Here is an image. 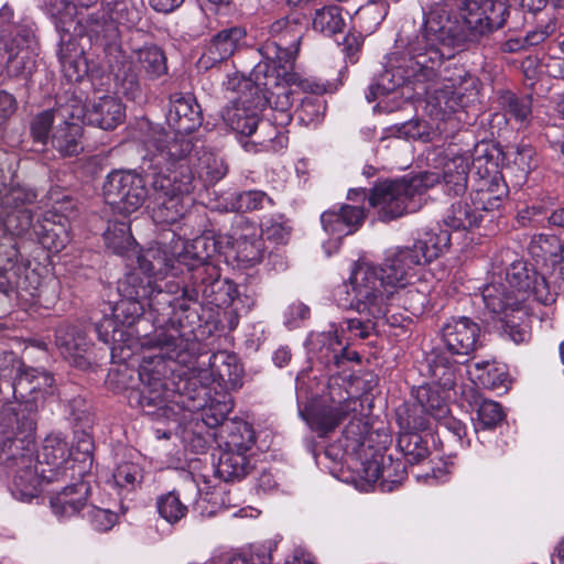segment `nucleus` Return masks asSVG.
Masks as SVG:
<instances>
[{
    "instance_id": "nucleus-1",
    "label": "nucleus",
    "mask_w": 564,
    "mask_h": 564,
    "mask_svg": "<svg viewBox=\"0 0 564 564\" xmlns=\"http://www.w3.org/2000/svg\"><path fill=\"white\" fill-rule=\"evenodd\" d=\"M456 2L458 15L449 0L423 9V23L420 31L409 39L406 54L391 59V65L399 73H387L381 78L383 89L391 90L411 77L421 80L432 78L445 59L502 28L509 15L506 0Z\"/></svg>"
},
{
    "instance_id": "nucleus-2",
    "label": "nucleus",
    "mask_w": 564,
    "mask_h": 564,
    "mask_svg": "<svg viewBox=\"0 0 564 564\" xmlns=\"http://www.w3.org/2000/svg\"><path fill=\"white\" fill-rule=\"evenodd\" d=\"M305 33L306 23L300 13L276 19L269 26L270 37L259 48L262 61L251 70V79L267 93L260 96V104L267 101L285 110L293 105V86L303 91L315 93L318 89V85L292 72Z\"/></svg>"
},
{
    "instance_id": "nucleus-3",
    "label": "nucleus",
    "mask_w": 564,
    "mask_h": 564,
    "mask_svg": "<svg viewBox=\"0 0 564 564\" xmlns=\"http://www.w3.org/2000/svg\"><path fill=\"white\" fill-rule=\"evenodd\" d=\"M420 257L410 247H392L384 252L380 265L357 264L350 276L351 299L346 300L349 308L373 317H384L388 305L400 301V292L410 285L421 267Z\"/></svg>"
},
{
    "instance_id": "nucleus-4",
    "label": "nucleus",
    "mask_w": 564,
    "mask_h": 564,
    "mask_svg": "<svg viewBox=\"0 0 564 564\" xmlns=\"http://www.w3.org/2000/svg\"><path fill=\"white\" fill-rule=\"evenodd\" d=\"M34 430L32 420L20 422L14 413L0 412V464L9 469L11 494L20 501L36 497L41 484L46 481L42 477V467L34 459Z\"/></svg>"
},
{
    "instance_id": "nucleus-5",
    "label": "nucleus",
    "mask_w": 564,
    "mask_h": 564,
    "mask_svg": "<svg viewBox=\"0 0 564 564\" xmlns=\"http://www.w3.org/2000/svg\"><path fill=\"white\" fill-rule=\"evenodd\" d=\"M197 286L193 289H182L180 297H172L180 290V285L174 282H165L164 286H159L149 302V310L154 313L155 323L160 326L155 327L151 335L141 339V347L147 349L159 350L161 358L175 360L180 364L188 361L191 356V339L186 334L182 333V319L177 317L178 311L184 313L188 311V302H197L198 295L202 293V280L195 281Z\"/></svg>"
},
{
    "instance_id": "nucleus-6",
    "label": "nucleus",
    "mask_w": 564,
    "mask_h": 564,
    "mask_svg": "<svg viewBox=\"0 0 564 564\" xmlns=\"http://www.w3.org/2000/svg\"><path fill=\"white\" fill-rule=\"evenodd\" d=\"M91 47L100 50L117 79L138 86L139 78L154 80L167 73L166 56L155 44H147L127 55L122 48L120 31L112 22L91 20L89 23Z\"/></svg>"
},
{
    "instance_id": "nucleus-7",
    "label": "nucleus",
    "mask_w": 564,
    "mask_h": 564,
    "mask_svg": "<svg viewBox=\"0 0 564 564\" xmlns=\"http://www.w3.org/2000/svg\"><path fill=\"white\" fill-rule=\"evenodd\" d=\"M411 36L406 39L403 37L402 34L397 39V50L389 54L387 58V64L384 70L375 79V82L369 86L366 98L369 102L377 99L379 96L388 95L393 93L399 87L403 86L408 83H429L425 88L427 104L433 107L436 113H441L446 116L448 113L454 112L458 107L462 106L463 97L469 88L475 87V79L468 74V72L463 66L454 65L451 67H445L440 73V67H437L435 72V76L426 79H416L414 77L405 79L400 85L395 86L391 90H386L381 87L380 82L382 76L387 73L398 74L399 72L391 65V59L393 56H403L408 50V41Z\"/></svg>"
},
{
    "instance_id": "nucleus-8",
    "label": "nucleus",
    "mask_w": 564,
    "mask_h": 564,
    "mask_svg": "<svg viewBox=\"0 0 564 564\" xmlns=\"http://www.w3.org/2000/svg\"><path fill=\"white\" fill-rule=\"evenodd\" d=\"M437 182L438 176L433 173H420L410 180L382 182L372 188L369 204L377 210L380 220L390 221L417 210L421 204L415 198Z\"/></svg>"
},
{
    "instance_id": "nucleus-9",
    "label": "nucleus",
    "mask_w": 564,
    "mask_h": 564,
    "mask_svg": "<svg viewBox=\"0 0 564 564\" xmlns=\"http://www.w3.org/2000/svg\"><path fill=\"white\" fill-rule=\"evenodd\" d=\"M181 176L154 173L151 180V214L159 225H173L183 219L193 199L195 177L188 170H182Z\"/></svg>"
},
{
    "instance_id": "nucleus-10",
    "label": "nucleus",
    "mask_w": 564,
    "mask_h": 564,
    "mask_svg": "<svg viewBox=\"0 0 564 564\" xmlns=\"http://www.w3.org/2000/svg\"><path fill=\"white\" fill-rule=\"evenodd\" d=\"M118 291L122 299L110 307L112 316H105L96 324L99 340L105 344L121 340L122 334H117L118 323L133 324L149 307L151 297H154V288L144 283L137 272L126 275L118 283Z\"/></svg>"
},
{
    "instance_id": "nucleus-11",
    "label": "nucleus",
    "mask_w": 564,
    "mask_h": 564,
    "mask_svg": "<svg viewBox=\"0 0 564 564\" xmlns=\"http://www.w3.org/2000/svg\"><path fill=\"white\" fill-rule=\"evenodd\" d=\"M366 319L348 318L338 325L332 324L330 330L316 333L310 339L312 349H317L316 357L327 368L338 367L344 359L352 360L357 352H349L347 347L352 338H367L376 327V321L381 317H373L367 313Z\"/></svg>"
},
{
    "instance_id": "nucleus-12",
    "label": "nucleus",
    "mask_w": 564,
    "mask_h": 564,
    "mask_svg": "<svg viewBox=\"0 0 564 564\" xmlns=\"http://www.w3.org/2000/svg\"><path fill=\"white\" fill-rule=\"evenodd\" d=\"M358 406L360 402L357 398L351 397L337 382H330L327 392L311 405L303 417L318 436H326L346 419L355 415Z\"/></svg>"
},
{
    "instance_id": "nucleus-13",
    "label": "nucleus",
    "mask_w": 564,
    "mask_h": 564,
    "mask_svg": "<svg viewBox=\"0 0 564 564\" xmlns=\"http://www.w3.org/2000/svg\"><path fill=\"white\" fill-rule=\"evenodd\" d=\"M102 195L113 210L130 215L137 212L147 198L150 200L151 187L148 188L143 176L134 171L115 170L106 176Z\"/></svg>"
},
{
    "instance_id": "nucleus-14",
    "label": "nucleus",
    "mask_w": 564,
    "mask_h": 564,
    "mask_svg": "<svg viewBox=\"0 0 564 564\" xmlns=\"http://www.w3.org/2000/svg\"><path fill=\"white\" fill-rule=\"evenodd\" d=\"M188 133H178L176 131L170 134L164 131L156 132L145 142V148L150 161L159 169L158 173L164 175L181 176L182 170H193L188 163V154L192 151L193 143L187 137Z\"/></svg>"
},
{
    "instance_id": "nucleus-15",
    "label": "nucleus",
    "mask_w": 564,
    "mask_h": 564,
    "mask_svg": "<svg viewBox=\"0 0 564 564\" xmlns=\"http://www.w3.org/2000/svg\"><path fill=\"white\" fill-rule=\"evenodd\" d=\"M426 160L435 170L432 173L438 176V182L443 181L447 195L459 196L466 192L471 163V156L467 151L454 147L434 148L427 152Z\"/></svg>"
},
{
    "instance_id": "nucleus-16",
    "label": "nucleus",
    "mask_w": 564,
    "mask_h": 564,
    "mask_svg": "<svg viewBox=\"0 0 564 564\" xmlns=\"http://www.w3.org/2000/svg\"><path fill=\"white\" fill-rule=\"evenodd\" d=\"M36 42L28 28H17L15 36H0V76L6 72L9 77L26 78L35 69Z\"/></svg>"
},
{
    "instance_id": "nucleus-17",
    "label": "nucleus",
    "mask_w": 564,
    "mask_h": 564,
    "mask_svg": "<svg viewBox=\"0 0 564 564\" xmlns=\"http://www.w3.org/2000/svg\"><path fill=\"white\" fill-rule=\"evenodd\" d=\"M73 451L61 434L47 435L34 459L42 467V477L46 482L75 479L82 476L83 469L75 464Z\"/></svg>"
},
{
    "instance_id": "nucleus-18",
    "label": "nucleus",
    "mask_w": 564,
    "mask_h": 564,
    "mask_svg": "<svg viewBox=\"0 0 564 564\" xmlns=\"http://www.w3.org/2000/svg\"><path fill=\"white\" fill-rule=\"evenodd\" d=\"M502 281L514 295V303L529 305L534 300L543 305H550L556 300V292L552 291L545 278L523 261H514L506 270Z\"/></svg>"
},
{
    "instance_id": "nucleus-19",
    "label": "nucleus",
    "mask_w": 564,
    "mask_h": 564,
    "mask_svg": "<svg viewBox=\"0 0 564 564\" xmlns=\"http://www.w3.org/2000/svg\"><path fill=\"white\" fill-rule=\"evenodd\" d=\"M243 86L250 89L251 98H249L248 95L241 96L234 106L226 108L223 115L224 120L234 131L245 137H251L261 122L258 118V111L265 106L279 111L283 117L282 121L290 120L288 113L290 109L281 110L270 102H259L260 96H264L267 93L258 87L251 77L245 82Z\"/></svg>"
},
{
    "instance_id": "nucleus-20",
    "label": "nucleus",
    "mask_w": 564,
    "mask_h": 564,
    "mask_svg": "<svg viewBox=\"0 0 564 564\" xmlns=\"http://www.w3.org/2000/svg\"><path fill=\"white\" fill-rule=\"evenodd\" d=\"M36 193L21 185L1 187L0 219L14 235H23L33 227L32 206L36 202Z\"/></svg>"
},
{
    "instance_id": "nucleus-21",
    "label": "nucleus",
    "mask_w": 564,
    "mask_h": 564,
    "mask_svg": "<svg viewBox=\"0 0 564 564\" xmlns=\"http://www.w3.org/2000/svg\"><path fill=\"white\" fill-rule=\"evenodd\" d=\"M171 253L180 265L183 264L188 270H196L193 278L195 281L202 280L204 285L202 289L203 296L206 299L212 297L215 293V288L220 284V274L216 265L206 262L200 250V243H197L196 238L187 241L173 234Z\"/></svg>"
},
{
    "instance_id": "nucleus-22",
    "label": "nucleus",
    "mask_w": 564,
    "mask_h": 564,
    "mask_svg": "<svg viewBox=\"0 0 564 564\" xmlns=\"http://www.w3.org/2000/svg\"><path fill=\"white\" fill-rule=\"evenodd\" d=\"M225 246L236 252V259L254 264L262 259L263 242L259 229L242 216H235L232 226L225 234Z\"/></svg>"
},
{
    "instance_id": "nucleus-23",
    "label": "nucleus",
    "mask_w": 564,
    "mask_h": 564,
    "mask_svg": "<svg viewBox=\"0 0 564 564\" xmlns=\"http://www.w3.org/2000/svg\"><path fill=\"white\" fill-rule=\"evenodd\" d=\"M69 115L84 123L112 130L122 122L124 109L116 96L102 95L91 98L84 107H75Z\"/></svg>"
},
{
    "instance_id": "nucleus-24",
    "label": "nucleus",
    "mask_w": 564,
    "mask_h": 564,
    "mask_svg": "<svg viewBox=\"0 0 564 564\" xmlns=\"http://www.w3.org/2000/svg\"><path fill=\"white\" fill-rule=\"evenodd\" d=\"M11 377H14L12 382L0 379V400L4 402L0 412L8 410L11 413H14L15 417L20 422L24 419H29L34 422V420L29 416L23 415L22 417H19L15 409L11 406L9 402V397L11 395L19 405L24 406V411L33 413L37 410V397H32L31 368L23 367L17 359L14 370L10 376H7V378Z\"/></svg>"
},
{
    "instance_id": "nucleus-25",
    "label": "nucleus",
    "mask_w": 564,
    "mask_h": 564,
    "mask_svg": "<svg viewBox=\"0 0 564 564\" xmlns=\"http://www.w3.org/2000/svg\"><path fill=\"white\" fill-rule=\"evenodd\" d=\"M246 37L247 31L240 25H232L220 30L205 45L197 61L198 67L208 70L227 61L243 46Z\"/></svg>"
},
{
    "instance_id": "nucleus-26",
    "label": "nucleus",
    "mask_w": 564,
    "mask_h": 564,
    "mask_svg": "<svg viewBox=\"0 0 564 564\" xmlns=\"http://www.w3.org/2000/svg\"><path fill=\"white\" fill-rule=\"evenodd\" d=\"M246 37L247 31L240 25H232L220 30L205 45L197 61L198 67L208 70L227 61L243 46Z\"/></svg>"
},
{
    "instance_id": "nucleus-27",
    "label": "nucleus",
    "mask_w": 564,
    "mask_h": 564,
    "mask_svg": "<svg viewBox=\"0 0 564 564\" xmlns=\"http://www.w3.org/2000/svg\"><path fill=\"white\" fill-rule=\"evenodd\" d=\"M246 37L247 31L240 25H232L220 30L205 45L197 61L198 67L208 70L227 61L243 46Z\"/></svg>"
},
{
    "instance_id": "nucleus-28",
    "label": "nucleus",
    "mask_w": 564,
    "mask_h": 564,
    "mask_svg": "<svg viewBox=\"0 0 564 564\" xmlns=\"http://www.w3.org/2000/svg\"><path fill=\"white\" fill-rule=\"evenodd\" d=\"M480 327L466 316L452 317L442 327V340L453 355L469 356L479 345Z\"/></svg>"
},
{
    "instance_id": "nucleus-29",
    "label": "nucleus",
    "mask_w": 564,
    "mask_h": 564,
    "mask_svg": "<svg viewBox=\"0 0 564 564\" xmlns=\"http://www.w3.org/2000/svg\"><path fill=\"white\" fill-rule=\"evenodd\" d=\"M485 174L480 175L477 187L471 193V204L480 214L499 209L502 200L508 195V186L502 176L496 171L497 165L492 161H486Z\"/></svg>"
},
{
    "instance_id": "nucleus-30",
    "label": "nucleus",
    "mask_w": 564,
    "mask_h": 564,
    "mask_svg": "<svg viewBox=\"0 0 564 564\" xmlns=\"http://www.w3.org/2000/svg\"><path fill=\"white\" fill-rule=\"evenodd\" d=\"M140 388L132 391L129 402L140 406L147 414H153L154 409H162L166 402L165 384L159 371L143 364L139 371Z\"/></svg>"
},
{
    "instance_id": "nucleus-31",
    "label": "nucleus",
    "mask_w": 564,
    "mask_h": 564,
    "mask_svg": "<svg viewBox=\"0 0 564 564\" xmlns=\"http://www.w3.org/2000/svg\"><path fill=\"white\" fill-rule=\"evenodd\" d=\"M177 261L171 253V242L169 245H158L145 250L138 257L140 271L145 275L141 278L144 283H151L154 293L162 286L158 280L167 275H177L181 270L177 268Z\"/></svg>"
},
{
    "instance_id": "nucleus-32",
    "label": "nucleus",
    "mask_w": 564,
    "mask_h": 564,
    "mask_svg": "<svg viewBox=\"0 0 564 564\" xmlns=\"http://www.w3.org/2000/svg\"><path fill=\"white\" fill-rule=\"evenodd\" d=\"M202 119L200 107L192 95H171L166 121L174 131L192 133L202 124Z\"/></svg>"
},
{
    "instance_id": "nucleus-33",
    "label": "nucleus",
    "mask_w": 564,
    "mask_h": 564,
    "mask_svg": "<svg viewBox=\"0 0 564 564\" xmlns=\"http://www.w3.org/2000/svg\"><path fill=\"white\" fill-rule=\"evenodd\" d=\"M366 219V212L360 206L345 204L338 210L329 209L322 214L321 223L329 235L341 238L358 230Z\"/></svg>"
},
{
    "instance_id": "nucleus-34",
    "label": "nucleus",
    "mask_w": 564,
    "mask_h": 564,
    "mask_svg": "<svg viewBox=\"0 0 564 564\" xmlns=\"http://www.w3.org/2000/svg\"><path fill=\"white\" fill-rule=\"evenodd\" d=\"M88 492L89 486L83 480L64 487L50 498L52 512L59 520L75 517L86 507Z\"/></svg>"
},
{
    "instance_id": "nucleus-35",
    "label": "nucleus",
    "mask_w": 564,
    "mask_h": 564,
    "mask_svg": "<svg viewBox=\"0 0 564 564\" xmlns=\"http://www.w3.org/2000/svg\"><path fill=\"white\" fill-rule=\"evenodd\" d=\"M480 295L485 306L497 315L505 316L522 306L521 303H514V295L509 291L501 275L485 285Z\"/></svg>"
},
{
    "instance_id": "nucleus-36",
    "label": "nucleus",
    "mask_w": 564,
    "mask_h": 564,
    "mask_svg": "<svg viewBox=\"0 0 564 564\" xmlns=\"http://www.w3.org/2000/svg\"><path fill=\"white\" fill-rule=\"evenodd\" d=\"M253 468L249 454L242 452L223 449L216 465V475L224 481H239Z\"/></svg>"
},
{
    "instance_id": "nucleus-37",
    "label": "nucleus",
    "mask_w": 564,
    "mask_h": 564,
    "mask_svg": "<svg viewBox=\"0 0 564 564\" xmlns=\"http://www.w3.org/2000/svg\"><path fill=\"white\" fill-rule=\"evenodd\" d=\"M55 337L61 354L82 365L83 355L89 347L86 334L77 326L64 325L57 328Z\"/></svg>"
},
{
    "instance_id": "nucleus-38",
    "label": "nucleus",
    "mask_w": 564,
    "mask_h": 564,
    "mask_svg": "<svg viewBox=\"0 0 564 564\" xmlns=\"http://www.w3.org/2000/svg\"><path fill=\"white\" fill-rule=\"evenodd\" d=\"M498 105L503 111L507 121H514L519 129L527 128L532 120V98L517 96L511 91H503L498 97Z\"/></svg>"
},
{
    "instance_id": "nucleus-39",
    "label": "nucleus",
    "mask_w": 564,
    "mask_h": 564,
    "mask_svg": "<svg viewBox=\"0 0 564 564\" xmlns=\"http://www.w3.org/2000/svg\"><path fill=\"white\" fill-rule=\"evenodd\" d=\"M59 63L64 76L69 82H79L88 70L83 50H79L70 39L65 41L64 35L61 41Z\"/></svg>"
},
{
    "instance_id": "nucleus-40",
    "label": "nucleus",
    "mask_w": 564,
    "mask_h": 564,
    "mask_svg": "<svg viewBox=\"0 0 564 564\" xmlns=\"http://www.w3.org/2000/svg\"><path fill=\"white\" fill-rule=\"evenodd\" d=\"M388 13L386 0H370L360 7L352 17L354 29L360 34L370 35L381 24Z\"/></svg>"
},
{
    "instance_id": "nucleus-41",
    "label": "nucleus",
    "mask_w": 564,
    "mask_h": 564,
    "mask_svg": "<svg viewBox=\"0 0 564 564\" xmlns=\"http://www.w3.org/2000/svg\"><path fill=\"white\" fill-rule=\"evenodd\" d=\"M345 26L346 21L343 10L338 6H324L316 9L312 14V29L324 36L330 37L341 33Z\"/></svg>"
},
{
    "instance_id": "nucleus-42",
    "label": "nucleus",
    "mask_w": 564,
    "mask_h": 564,
    "mask_svg": "<svg viewBox=\"0 0 564 564\" xmlns=\"http://www.w3.org/2000/svg\"><path fill=\"white\" fill-rule=\"evenodd\" d=\"M451 245V235L447 230L425 232L410 247L419 257L422 265L436 259Z\"/></svg>"
},
{
    "instance_id": "nucleus-43",
    "label": "nucleus",
    "mask_w": 564,
    "mask_h": 564,
    "mask_svg": "<svg viewBox=\"0 0 564 564\" xmlns=\"http://www.w3.org/2000/svg\"><path fill=\"white\" fill-rule=\"evenodd\" d=\"M209 367L219 382L232 387L240 383L242 368L235 355L226 350L217 351L210 357Z\"/></svg>"
},
{
    "instance_id": "nucleus-44",
    "label": "nucleus",
    "mask_w": 564,
    "mask_h": 564,
    "mask_svg": "<svg viewBox=\"0 0 564 564\" xmlns=\"http://www.w3.org/2000/svg\"><path fill=\"white\" fill-rule=\"evenodd\" d=\"M529 305H522L500 317L502 330L514 344H523L530 340L531 332L528 324Z\"/></svg>"
},
{
    "instance_id": "nucleus-45",
    "label": "nucleus",
    "mask_w": 564,
    "mask_h": 564,
    "mask_svg": "<svg viewBox=\"0 0 564 564\" xmlns=\"http://www.w3.org/2000/svg\"><path fill=\"white\" fill-rule=\"evenodd\" d=\"M196 170L193 174L204 182L205 185H212L220 181L227 173V165L224 160L209 151L196 153Z\"/></svg>"
},
{
    "instance_id": "nucleus-46",
    "label": "nucleus",
    "mask_w": 564,
    "mask_h": 564,
    "mask_svg": "<svg viewBox=\"0 0 564 564\" xmlns=\"http://www.w3.org/2000/svg\"><path fill=\"white\" fill-rule=\"evenodd\" d=\"M80 135L82 127L78 122L64 121L55 128L52 143L63 155H75L82 149L78 141Z\"/></svg>"
},
{
    "instance_id": "nucleus-47",
    "label": "nucleus",
    "mask_w": 564,
    "mask_h": 564,
    "mask_svg": "<svg viewBox=\"0 0 564 564\" xmlns=\"http://www.w3.org/2000/svg\"><path fill=\"white\" fill-rule=\"evenodd\" d=\"M228 432L225 448L248 454L256 443V436L252 426L245 422H229L226 425Z\"/></svg>"
},
{
    "instance_id": "nucleus-48",
    "label": "nucleus",
    "mask_w": 564,
    "mask_h": 564,
    "mask_svg": "<svg viewBox=\"0 0 564 564\" xmlns=\"http://www.w3.org/2000/svg\"><path fill=\"white\" fill-rule=\"evenodd\" d=\"M481 217L474 206L470 207L467 202L458 200L448 209L444 224L454 230H466L477 226Z\"/></svg>"
},
{
    "instance_id": "nucleus-49",
    "label": "nucleus",
    "mask_w": 564,
    "mask_h": 564,
    "mask_svg": "<svg viewBox=\"0 0 564 564\" xmlns=\"http://www.w3.org/2000/svg\"><path fill=\"white\" fill-rule=\"evenodd\" d=\"M110 15L109 18H106L105 10H99L97 12L91 13L86 20L85 24L83 25V30L87 37L89 39V23L91 20H97L100 22H112L116 26L118 24H134L135 21L139 18L138 12L129 8V6L124 1H116L113 3V7L110 9ZM119 30V28H117Z\"/></svg>"
},
{
    "instance_id": "nucleus-50",
    "label": "nucleus",
    "mask_w": 564,
    "mask_h": 564,
    "mask_svg": "<svg viewBox=\"0 0 564 564\" xmlns=\"http://www.w3.org/2000/svg\"><path fill=\"white\" fill-rule=\"evenodd\" d=\"M76 2L69 0H44V9L46 13L54 20L55 26L59 32L69 33L70 28L76 30L77 24L82 21L75 22L73 14L76 10Z\"/></svg>"
},
{
    "instance_id": "nucleus-51",
    "label": "nucleus",
    "mask_w": 564,
    "mask_h": 564,
    "mask_svg": "<svg viewBox=\"0 0 564 564\" xmlns=\"http://www.w3.org/2000/svg\"><path fill=\"white\" fill-rule=\"evenodd\" d=\"M143 469L133 462H122L117 465L112 474V480L116 488L120 491H133L142 482Z\"/></svg>"
},
{
    "instance_id": "nucleus-52",
    "label": "nucleus",
    "mask_w": 564,
    "mask_h": 564,
    "mask_svg": "<svg viewBox=\"0 0 564 564\" xmlns=\"http://www.w3.org/2000/svg\"><path fill=\"white\" fill-rule=\"evenodd\" d=\"M398 445L403 453L405 462L409 464H419L429 457V447L417 433H402L399 436Z\"/></svg>"
},
{
    "instance_id": "nucleus-53",
    "label": "nucleus",
    "mask_w": 564,
    "mask_h": 564,
    "mask_svg": "<svg viewBox=\"0 0 564 564\" xmlns=\"http://www.w3.org/2000/svg\"><path fill=\"white\" fill-rule=\"evenodd\" d=\"M106 246L115 253L122 254L134 243L130 226L126 221L112 223L104 234Z\"/></svg>"
},
{
    "instance_id": "nucleus-54",
    "label": "nucleus",
    "mask_w": 564,
    "mask_h": 564,
    "mask_svg": "<svg viewBox=\"0 0 564 564\" xmlns=\"http://www.w3.org/2000/svg\"><path fill=\"white\" fill-rule=\"evenodd\" d=\"M156 508L160 517L170 524L177 523L187 513V507L181 501L175 491L159 497Z\"/></svg>"
},
{
    "instance_id": "nucleus-55",
    "label": "nucleus",
    "mask_w": 564,
    "mask_h": 564,
    "mask_svg": "<svg viewBox=\"0 0 564 564\" xmlns=\"http://www.w3.org/2000/svg\"><path fill=\"white\" fill-rule=\"evenodd\" d=\"M325 110V100L321 96L310 95L301 100L296 115L304 126H316L322 121Z\"/></svg>"
},
{
    "instance_id": "nucleus-56",
    "label": "nucleus",
    "mask_w": 564,
    "mask_h": 564,
    "mask_svg": "<svg viewBox=\"0 0 564 564\" xmlns=\"http://www.w3.org/2000/svg\"><path fill=\"white\" fill-rule=\"evenodd\" d=\"M416 398L420 410L434 417L437 422L449 413L447 403L444 401V399H442L437 392L432 391L430 388L421 387L417 390Z\"/></svg>"
},
{
    "instance_id": "nucleus-57",
    "label": "nucleus",
    "mask_w": 564,
    "mask_h": 564,
    "mask_svg": "<svg viewBox=\"0 0 564 564\" xmlns=\"http://www.w3.org/2000/svg\"><path fill=\"white\" fill-rule=\"evenodd\" d=\"M383 463L380 486L382 490L390 491L405 479V462L393 459L391 455H383Z\"/></svg>"
},
{
    "instance_id": "nucleus-58",
    "label": "nucleus",
    "mask_w": 564,
    "mask_h": 564,
    "mask_svg": "<svg viewBox=\"0 0 564 564\" xmlns=\"http://www.w3.org/2000/svg\"><path fill=\"white\" fill-rule=\"evenodd\" d=\"M558 248L560 239L556 236L539 235L531 240L529 251L538 260L551 261L555 264Z\"/></svg>"
},
{
    "instance_id": "nucleus-59",
    "label": "nucleus",
    "mask_w": 564,
    "mask_h": 564,
    "mask_svg": "<svg viewBox=\"0 0 564 564\" xmlns=\"http://www.w3.org/2000/svg\"><path fill=\"white\" fill-rule=\"evenodd\" d=\"M475 369L479 371L476 379L484 388L489 390L506 388L508 376L503 369L491 365L489 361L476 362Z\"/></svg>"
},
{
    "instance_id": "nucleus-60",
    "label": "nucleus",
    "mask_w": 564,
    "mask_h": 564,
    "mask_svg": "<svg viewBox=\"0 0 564 564\" xmlns=\"http://www.w3.org/2000/svg\"><path fill=\"white\" fill-rule=\"evenodd\" d=\"M505 417L501 405L492 400H484L477 410L476 431L490 430L502 422Z\"/></svg>"
},
{
    "instance_id": "nucleus-61",
    "label": "nucleus",
    "mask_w": 564,
    "mask_h": 564,
    "mask_svg": "<svg viewBox=\"0 0 564 564\" xmlns=\"http://www.w3.org/2000/svg\"><path fill=\"white\" fill-rule=\"evenodd\" d=\"M455 370V365L445 361V358L443 357H437L430 366V372L433 380L443 389H451L454 387Z\"/></svg>"
},
{
    "instance_id": "nucleus-62",
    "label": "nucleus",
    "mask_w": 564,
    "mask_h": 564,
    "mask_svg": "<svg viewBox=\"0 0 564 564\" xmlns=\"http://www.w3.org/2000/svg\"><path fill=\"white\" fill-rule=\"evenodd\" d=\"M259 231L276 243H285L289 239L291 227L282 217H269L262 220Z\"/></svg>"
},
{
    "instance_id": "nucleus-63",
    "label": "nucleus",
    "mask_w": 564,
    "mask_h": 564,
    "mask_svg": "<svg viewBox=\"0 0 564 564\" xmlns=\"http://www.w3.org/2000/svg\"><path fill=\"white\" fill-rule=\"evenodd\" d=\"M231 409L230 402L212 403L203 410L202 419L207 426L216 427L224 423Z\"/></svg>"
},
{
    "instance_id": "nucleus-64",
    "label": "nucleus",
    "mask_w": 564,
    "mask_h": 564,
    "mask_svg": "<svg viewBox=\"0 0 564 564\" xmlns=\"http://www.w3.org/2000/svg\"><path fill=\"white\" fill-rule=\"evenodd\" d=\"M270 198L261 191H247L237 196V205L241 210H254L262 208Z\"/></svg>"
}]
</instances>
